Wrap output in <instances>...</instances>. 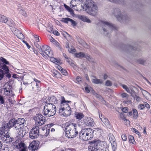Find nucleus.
<instances>
[{"mask_svg":"<svg viewBox=\"0 0 151 151\" xmlns=\"http://www.w3.org/2000/svg\"><path fill=\"white\" fill-rule=\"evenodd\" d=\"M128 139H129V142L130 143H134V137L132 136H129L128 137Z\"/></svg>","mask_w":151,"mask_h":151,"instance_id":"obj_40","label":"nucleus"},{"mask_svg":"<svg viewBox=\"0 0 151 151\" xmlns=\"http://www.w3.org/2000/svg\"><path fill=\"white\" fill-rule=\"evenodd\" d=\"M114 15L117 19L120 21L122 20H126L128 19V17L127 15L122 14L120 10L118 8H115L114 10Z\"/></svg>","mask_w":151,"mask_h":151,"instance_id":"obj_8","label":"nucleus"},{"mask_svg":"<svg viewBox=\"0 0 151 151\" xmlns=\"http://www.w3.org/2000/svg\"><path fill=\"white\" fill-rule=\"evenodd\" d=\"M20 12L21 14H22L25 17L27 16V14L26 12H25V11H24V10H22V9L20 11Z\"/></svg>","mask_w":151,"mask_h":151,"instance_id":"obj_59","label":"nucleus"},{"mask_svg":"<svg viewBox=\"0 0 151 151\" xmlns=\"http://www.w3.org/2000/svg\"><path fill=\"white\" fill-rule=\"evenodd\" d=\"M6 23L10 26H12L14 25V22L11 19L7 18V21Z\"/></svg>","mask_w":151,"mask_h":151,"instance_id":"obj_33","label":"nucleus"},{"mask_svg":"<svg viewBox=\"0 0 151 151\" xmlns=\"http://www.w3.org/2000/svg\"><path fill=\"white\" fill-rule=\"evenodd\" d=\"M6 134V131L2 129H0V137H1Z\"/></svg>","mask_w":151,"mask_h":151,"instance_id":"obj_38","label":"nucleus"},{"mask_svg":"<svg viewBox=\"0 0 151 151\" xmlns=\"http://www.w3.org/2000/svg\"><path fill=\"white\" fill-rule=\"evenodd\" d=\"M133 117L135 119H137L138 117V113L137 110L134 109L133 110Z\"/></svg>","mask_w":151,"mask_h":151,"instance_id":"obj_35","label":"nucleus"},{"mask_svg":"<svg viewBox=\"0 0 151 151\" xmlns=\"http://www.w3.org/2000/svg\"><path fill=\"white\" fill-rule=\"evenodd\" d=\"M2 129L5 130L6 131H8L7 130L10 129L8 123L4 122L2 124Z\"/></svg>","mask_w":151,"mask_h":151,"instance_id":"obj_27","label":"nucleus"},{"mask_svg":"<svg viewBox=\"0 0 151 151\" xmlns=\"http://www.w3.org/2000/svg\"><path fill=\"white\" fill-rule=\"evenodd\" d=\"M7 21V18L5 16L0 14V22L6 23Z\"/></svg>","mask_w":151,"mask_h":151,"instance_id":"obj_29","label":"nucleus"},{"mask_svg":"<svg viewBox=\"0 0 151 151\" xmlns=\"http://www.w3.org/2000/svg\"><path fill=\"white\" fill-rule=\"evenodd\" d=\"M38 147V145L35 143V142H32L29 145L30 149L32 150H35Z\"/></svg>","mask_w":151,"mask_h":151,"instance_id":"obj_21","label":"nucleus"},{"mask_svg":"<svg viewBox=\"0 0 151 151\" xmlns=\"http://www.w3.org/2000/svg\"><path fill=\"white\" fill-rule=\"evenodd\" d=\"M99 99L100 100L101 102L103 104H104L105 105L106 103V102L104 100V99L102 98V97L100 95H99Z\"/></svg>","mask_w":151,"mask_h":151,"instance_id":"obj_45","label":"nucleus"},{"mask_svg":"<svg viewBox=\"0 0 151 151\" xmlns=\"http://www.w3.org/2000/svg\"><path fill=\"white\" fill-rule=\"evenodd\" d=\"M4 74V70L0 69V80L3 78Z\"/></svg>","mask_w":151,"mask_h":151,"instance_id":"obj_41","label":"nucleus"},{"mask_svg":"<svg viewBox=\"0 0 151 151\" xmlns=\"http://www.w3.org/2000/svg\"><path fill=\"white\" fill-rule=\"evenodd\" d=\"M136 62L137 63L143 65H146L148 64L147 59L144 58H138L136 60Z\"/></svg>","mask_w":151,"mask_h":151,"instance_id":"obj_18","label":"nucleus"},{"mask_svg":"<svg viewBox=\"0 0 151 151\" xmlns=\"http://www.w3.org/2000/svg\"><path fill=\"white\" fill-rule=\"evenodd\" d=\"M69 63V64L73 67H74L75 66H76L75 64L74 63V61L73 60H72Z\"/></svg>","mask_w":151,"mask_h":151,"instance_id":"obj_63","label":"nucleus"},{"mask_svg":"<svg viewBox=\"0 0 151 151\" xmlns=\"http://www.w3.org/2000/svg\"><path fill=\"white\" fill-rule=\"evenodd\" d=\"M16 122V120L15 119H11L9 121L8 123L10 128L12 127H14L15 128L17 126Z\"/></svg>","mask_w":151,"mask_h":151,"instance_id":"obj_22","label":"nucleus"},{"mask_svg":"<svg viewBox=\"0 0 151 151\" xmlns=\"http://www.w3.org/2000/svg\"><path fill=\"white\" fill-rule=\"evenodd\" d=\"M121 96L122 98H128L129 97L128 95L125 93H122L121 94Z\"/></svg>","mask_w":151,"mask_h":151,"instance_id":"obj_56","label":"nucleus"},{"mask_svg":"<svg viewBox=\"0 0 151 151\" xmlns=\"http://www.w3.org/2000/svg\"><path fill=\"white\" fill-rule=\"evenodd\" d=\"M62 74L64 75H66L67 74V72L66 70L64 69H63L61 70Z\"/></svg>","mask_w":151,"mask_h":151,"instance_id":"obj_61","label":"nucleus"},{"mask_svg":"<svg viewBox=\"0 0 151 151\" xmlns=\"http://www.w3.org/2000/svg\"><path fill=\"white\" fill-rule=\"evenodd\" d=\"M104 31V32L107 31L110 32L112 30L116 29V27L115 26L109 22H107L102 21L101 22Z\"/></svg>","mask_w":151,"mask_h":151,"instance_id":"obj_7","label":"nucleus"},{"mask_svg":"<svg viewBox=\"0 0 151 151\" xmlns=\"http://www.w3.org/2000/svg\"><path fill=\"white\" fill-rule=\"evenodd\" d=\"M56 108L55 105L52 103H46L43 110V114L47 117H50L55 115Z\"/></svg>","mask_w":151,"mask_h":151,"instance_id":"obj_2","label":"nucleus"},{"mask_svg":"<svg viewBox=\"0 0 151 151\" xmlns=\"http://www.w3.org/2000/svg\"><path fill=\"white\" fill-rule=\"evenodd\" d=\"M2 68L3 69L6 71H8L9 70L8 67L5 65H4Z\"/></svg>","mask_w":151,"mask_h":151,"instance_id":"obj_57","label":"nucleus"},{"mask_svg":"<svg viewBox=\"0 0 151 151\" xmlns=\"http://www.w3.org/2000/svg\"><path fill=\"white\" fill-rule=\"evenodd\" d=\"M121 137L122 140L124 141H125L127 140V137L125 134H123L122 136Z\"/></svg>","mask_w":151,"mask_h":151,"instance_id":"obj_60","label":"nucleus"},{"mask_svg":"<svg viewBox=\"0 0 151 151\" xmlns=\"http://www.w3.org/2000/svg\"><path fill=\"white\" fill-rule=\"evenodd\" d=\"M134 99H135L137 101H140L141 98L137 95H136L135 97H134Z\"/></svg>","mask_w":151,"mask_h":151,"instance_id":"obj_64","label":"nucleus"},{"mask_svg":"<svg viewBox=\"0 0 151 151\" xmlns=\"http://www.w3.org/2000/svg\"><path fill=\"white\" fill-rule=\"evenodd\" d=\"M71 110L70 107L67 108L63 110L62 113H59L60 115H63L65 116H67L70 115L71 113Z\"/></svg>","mask_w":151,"mask_h":151,"instance_id":"obj_19","label":"nucleus"},{"mask_svg":"<svg viewBox=\"0 0 151 151\" xmlns=\"http://www.w3.org/2000/svg\"><path fill=\"white\" fill-rule=\"evenodd\" d=\"M33 79L34 81H35L36 83V86L37 87V88H38V86H39V84L41 82L40 81L38 80L37 79L35 78H34Z\"/></svg>","mask_w":151,"mask_h":151,"instance_id":"obj_52","label":"nucleus"},{"mask_svg":"<svg viewBox=\"0 0 151 151\" xmlns=\"http://www.w3.org/2000/svg\"><path fill=\"white\" fill-rule=\"evenodd\" d=\"M78 18L83 22H86L88 23L91 22V20L86 16L81 15L79 16Z\"/></svg>","mask_w":151,"mask_h":151,"instance_id":"obj_23","label":"nucleus"},{"mask_svg":"<svg viewBox=\"0 0 151 151\" xmlns=\"http://www.w3.org/2000/svg\"><path fill=\"white\" fill-rule=\"evenodd\" d=\"M50 57V60L51 62H52L54 63H58L59 62V61L57 60L55 58L53 57L52 56Z\"/></svg>","mask_w":151,"mask_h":151,"instance_id":"obj_42","label":"nucleus"},{"mask_svg":"<svg viewBox=\"0 0 151 151\" xmlns=\"http://www.w3.org/2000/svg\"><path fill=\"white\" fill-rule=\"evenodd\" d=\"M23 128H15L16 130H17V133L16 136L17 140L15 141L16 143H17L19 142H17V140H20L21 139L23 138L24 135L25 134L24 133Z\"/></svg>","mask_w":151,"mask_h":151,"instance_id":"obj_13","label":"nucleus"},{"mask_svg":"<svg viewBox=\"0 0 151 151\" xmlns=\"http://www.w3.org/2000/svg\"><path fill=\"white\" fill-rule=\"evenodd\" d=\"M35 45L36 47H37V48H38L39 49V50L40 51V52H41V49L42 50V47H41L37 43H35Z\"/></svg>","mask_w":151,"mask_h":151,"instance_id":"obj_51","label":"nucleus"},{"mask_svg":"<svg viewBox=\"0 0 151 151\" xmlns=\"http://www.w3.org/2000/svg\"><path fill=\"white\" fill-rule=\"evenodd\" d=\"M84 126L92 127L94 124V122L92 118L90 117H86L83 120Z\"/></svg>","mask_w":151,"mask_h":151,"instance_id":"obj_14","label":"nucleus"},{"mask_svg":"<svg viewBox=\"0 0 151 151\" xmlns=\"http://www.w3.org/2000/svg\"><path fill=\"white\" fill-rule=\"evenodd\" d=\"M109 137L110 142L111 144L112 147V149L114 151H115L117 145L115 142L116 139L113 134L111 133H110L109 134Z\"/></svg>","mask_w":151,"mask_h":151,"instance_id":"obj_12","label":"nucleus"},{"mask_svg":"<svg viewBox=\"0 0 151 151\" xmlns=\"http://www.w3.org/2000/svg\"><path fill=\"white\" fill-rule=\"evenodd\" d=\"M82 78L80 76H78L76 78V83H80L82 82Z\"/></svg>","mask_w":151,"mask_h":151,"instance_id":"obj_44","label":"nucleus"},{"mask_svg":"<svg viewBox=\"0 0 151 151\" xmlns=\"http://www.w3.org/2000/svg\"><path fill=\"white\" fill-rule=\"evenodd\" d=\"M97 142L98 143V147L99 149H103L105 148L107 146V144L105 142L101 141L99 140H97Z\"/></svg>","mask_w":151,"mask_h":151,"instance_id":"obj_20","label":"nucleus"},{"mask_svg":"<svg viewBox=\"0 0 151 151\" xmlns=\"http://www.w3.org/2000/svg\"><path fill=\"white\" fill-rule=\"evenodd\" d=\"M122 87L128 93H130V91L132 88V86H130L129 88L127 86L125 85H122Z\"/></svg>","mask_w":151,"mask_h":151,"instance_id":"obj_31","label":"nucleus"},{"mask_svg":"<svg viewBox=\"0 0 151 151\" xmlns=\"http://www.w3.org/2000/svg\"><path fill=\"white\" fill-rule=\"evenodd\" d=\"M69 22L71 24V25L73 26H76L77 23L73 19L70 18Z\"/></svg>","mask_w":151,"mask_h":151,"instance_id":"obj_47","label":"nucleus"},{"mask_svg":"<svg viewBox=\"0 0 151 151\" xmlns=\"http://www.w3.org/2000/svg\"><path fill=\"white\" fill-rule=\"evenodd\" d=\"M16 31L18 32V34H17V37L21 39H23L24 37L23 35L19 30L18 29H17Z\"/></svg>","mask_w":151,"mask_h":151,"instance_id":"obj_32","label":"nucleus"},{"mask_svg":"<svg viewBox=\"0 0 151 151\" xmlns=\"http://www.w3.org/2000/svg\"><path fill=\"white\" fill-rule=\"evenodd\" d=\"M109 1L111 2L115 3L120 4L121 3V0H109Z\"/></svg>","mask_w":151,"mask_h":151,"instance_id":"obj_48","label":"nucleus"},{"mask_svg":"<svg viewBox=\"0 0 151 151\" xmlns=\"http://www.w3.org/2000/svg\"><path fill=\"white\" fill-rule=\"evenodd\" d=\"M99 117L102 122L107 127L109 128H111V126L110 123L108 119L106 117L101 114V115H99Z\"/></svg>","mask_w":151,"mask_h":151,"instance_id":"obj_17","label":"nucleus"},{"mask_svg":"<svg viewBox=\"0 0 151 151\" xmlns=\"http://www.w3.org/2000/svg\"><path fill=\"white\" fill-rule=\"evenodd\" d=\"M13 141H14V138H13L11 137L9 134L8 137V139L6 142L7 143L8 142H12Z\"/></svg>","mask_w":151,"mask_h":151,"instance_id":"obj_46","label":"nucleus"},{"mask_svg":"<svg viewBox=\"0 0 151 151\" xmlns=\"http://www.w3.org/2000/svg\"><path fill=\"white\" fill-rule=\"evenodd\" d=\"M122 110L123 112L125 113H127L128 111V109L127 107H125L124 108H122Z\"/></svg>","mask_w":151,"mask_h":151,"instance_id":"obj_53","label":"nucleus"},{"mask_svg":"<svg viewBox=\"0 0 151 151\" xmlns=\"http://www.w3.org/2000/svg\"><path fill=\"white\" fill-rule=\"evenodd\" d=\"M0 60L6 64L9 65V62L6 60L2 57H1L0 58Z\"/></svg>","mask_w":151,"mask_h":151,"instance_id":"obj_36","label":"nucleus"},{"mask_svg":"<svg viewBox=\"0 0 151 151\" xmlns=\"http://www.w3.org/2000/svg\"><path fill=\"white\" fill-rule=\"evenodd\" d=\"M16 127L15 128H23L25 124V121L24 118H19L16 120Z\"/></svg>","mask_w":151,"mask_h":151,"instance_id":"obj_15","label":"nucleus"},{"mask_svg":"<svg viewBox=\"0 0 151 151\" xmlns=\"http://www.w3.org/2000/svg\"><path fill=\"white\" fill-rule=\"evenodd\" d=\"M85 10L93 16H95L98 12L97 8L91 0H86L85 4Z\"/></svg>","mask_w":151,"mask_h":151,"instance_id":"obj_4","label":"nucleus"},{"mask_svg":"<svg viewBox=\"0 0 151 151\" xmlns=\"http://www.w3.org/2000/svg\"><path fill=\"white\" fill-rule=\"evenodd\" d=\"M98 143L97 140H93L91 142L88 147L89 151H96L99 149Z\"/></svg>","mask_w":151,"mask_h":151,"instance_id":"obj_10","label":"nucleus"},{"mask_svg":"<svg viewBox=\"0 0 151 151\" xmlns=\"http://www.w3.org/2000/svg\"><path fill=\"white\" fill-rule=\"evenodd\" d=\"M12 86L8 84H6L4 87V89L5 94L7 96H13L14 94L12 93L11 90Z\"/></svg>","mask_w":151,"mask_h":151,"instance_id":"obj_11","label":"nucleus"},{"mask_svg":"<svg viewBox=\"0 0 151 151\" xmlns=\"http://www.w3.org/2000/svg\"><path fill=\"white\" fill-rule=\"evenodd\" d=\"M70 18H63L62 19V21L66 23H68L69 21Z\"/></svg>","mask_w":151,"mask_h":151,"instance_id":"obj_43","label":"nucleus"},{"mask_svg":"<svg viewBox=\"0 0 151 151\" xmlns=\"http://www.w3.org/2000/svg\"><path fill=\"white\" fill-rule=\"evenodd\" d=\"M130 93L131 95V96L133 97H135V96L137 95L136 93L133 90L132 88L131 90V91H130V93Z\"/></svg>","mask_w":151,"mask_h":151,"instance_id":"obj_39","label":"nucleus"},{"mask_svg":"<svg viewBox=\"0 0 151 151\" xmlns=\"http://www.w3.org/2000/svg\"><path fill=\"white\" fill-rule=\"evenodd\" d=\"M66 102L68 103L70 102V101H66L64 100L61 102L59 108V113H62L65 109H67L68 108L70 107L67 104Z\"/></svg>","mask_w":151,"mask_h":151,"instance_id":"obj_16","label":"nucleus"},{"mask_svg":"<svg viewBox=\"0 0 151 151\" xmlns=\"http://www.w3.org/2000/svg\"><path fill=\"white\" fill-rule=\"evenodd\" d=\"M75 117L77 119L80 120L84 117V115L82 113L77 112L75 114Z\"/></svg>","mask_w":151,"mask_h":151,"instance_id":"obj_28","label":"nucleus"},{"mask_svg":"<svg viewBox=\"0 0 151 151\" xmlns=\"http://www.w3.org/2000/svg\"><path fill=\"white\" fill-rule=\"evenodd\" d=\"M19 145V151H26L27 147L24 143L20 142Z\"/></svg>","mask_w":151,"mask_h":151,"instance_id":"obj_24","label":"nucleus"},{"mask_svg":"<svg viewBox=\"0 0 151 151\" xmlns=\"http://www.w3.org/2000/svg\"><path fill=\"white\" fill-rule=\"evenodd\" d=\"M131 130L133 132H135L137 134L139 135V134H140L139 132L137 129L134 128H132L131 129Z\"/></svg>","mask_w":151,"mask_h":151,"instance_id":"obj_54","label":"nucleus"},{"mask_svg":"<svg viewBox=\"0 0 151 151\" xmlns=\"http://www.w3.org/2000/svg\"><path fill=\"white\" fill-rule=\"evenodd\" d=\"M94 131L91 128H85L82 129L80 132V138L84 141L91 139L93 137Z\"/></svg>","mask_w":151,"mask_h":151,"instance_id":"obj_3","label":"nucleus"},{"mask_svg":"<svg viewBox=\"0 0 151 151\" xmlns=\"http://www.w3.org/2000/svg\"><path fill=\"white\" fill-rule=\"evenodd\" d=\"M9 134L8 131H6V134L4 135V136L1 137L2 140L4 142H6Z\"/></svg>","mask_w":151,"mask_h":151,"instance_id":"obj_30","label":"nucleus"},{"mask_svg":"<svg viewBox=\"0 0 151 151\" xmlns=\"http://www.w3.org/2000/svg\"><path fill=\"white\" fill-rule=\"evenodd\" d=\"M41 54L45 59H47V57L45 55V54L48 57H51L53 55L52 52L51 51L50 47L47 45L42 46V50L41 49Z\"/></svg>","mask_w":151,"mask_h":151,"instance_id":"obj_6","label":"nucleus"},{"mask_svg":"<svg viewBox=\"0 0 151 151\" xmlns=\"http://www.w3.org/2000/svg\"><path fill=\"white\" fill-rule=\"evenodd\" d=\"M91 88L90 86H86L85 88V90L86 91L87 93H89L90 92V89Z\"/></svg>","mask_w":151,"mask_h":151,"instance_id":"obj_62","label":"nucleus"},{"mask_svg":"<svg viewBox=\"0 0 151 151\" xmlns=\"http://www.w3.org/2000/svg\"><path fill=\"white\" fill-rule=\"evenodd\" d=\"M112 82L109 80H107L106 81L105 85L107 86H112Z\"/></svg>","mask_w":151,"mask_h":151,"instance_id":"obj_50","label":"nucleus"},{"mask_svg":"<svg viewBox=\"0 0 151 151\" xmlns=\"http://www.w3.org/2000/svg\"><path fill=\"white\" fill-rule=\"evenodd\" d=\"M47 30L48 32L51 33H52L53 31L52 26V25H50L49 26H48L47 28Z\"/></svg>","mask_w":151,"mask_h":151,"instance_id":"obj_37","label":"nucleus"},{"mask_svg":"<svg viewBox=\"0 0 151 151\" xmlns=\"http://www.w3.org/2000/svg\"><path fill=\"white\" fill-rule=\"evenodd\" d=\"M39 127H38L32 128L29 132V137L31 139H35L39 135Z\"/></svg>","mask_w":151,"mask_h":151,"instance_id":"obj_9","label":"nucleus"},{"mask_svg":"<svg viewBox=\"0 0 151 151\" xmlns=\"http://www.w3.org/2000/svg\"><path fill=\"white\" fill-rule=\"evenodd\" d=\"M45 117L40 114H37L33 119L35 120V123L37 127L40 126L45 124Z\"/></svg>","mask_w":151,"mask_h":151,"instance_id":"obj_5","label":"nucleus"},{"mask_svg":"<svg viewBox=\"0 0 151 151\" xmlns=\"http://www.w3.org/2000/svg\"><path fill=\"white\" fill-rule=\"evenodd\" d=\"M77 128V125L75 123H70L67 125L64 130L66 136L70 138L75 137L78 134Z\"/></svg>","mask_w":151,"mask_h":151,"instance_id":"obj_1","label":"nucleus"},{"mask_svg":"<svg viewBox=\"0 0 151 151\" xmlns=\"http://www.w3.org/2000/svg\"><path fill=\"white\" fill-rule=\"evenodd\" d=\"M84 57L86 58V59L88 60H90L91 59V56L87 53H84Z\"/></svg>","mask_w":151,"mask_h":151,"instance_id":"obj_49","label":"nucleus"},{"mask_svg":"<svg viewBox=\"0 0 151 151\" xmlns=\"http://www.w3.org/2000/svg\"><path fill=\"white\" fill-rule=\"evenodd\" d=\"M75 55L76 57L78 58H84V53L82 52H80L78 53H75Z\"/></svg>","mask_w":151,"mask_h":151,"instance_id":"obj_34","label":"nucleus"},{"mask_svg":"<svg viewBox=\"0 0 151 151\" xmlns=\"http://www.w3.org/2000/svg\"><path fill=\"white\" fill-rule=\"evenodd\" d=\"M49 102H50V103H54L55 104H56L58 103V100L56 97L54 96H51L49 98Z\"/></svg>","mask_w":151,"mask_h":151,"instance_id":"obj_26","label":"nucleus"},{"mask_svg":"<svg viewBox=\"0 0 151 151\" xmlns=\"http://www.w3.org/2000/svg\"><path fill=\"white\" fill-rule=\"evenodd\" d=\"M94 78L92 79V82L94 83L98 84H102L103 83V81L102 80L100 79H98L96 78L95 76H93Z\"/></svg>","mask_w":151,"mask_h":151,"instance_id":"obj_25","label":"nucleus"},{"mask_svg":"<svg viewBox=\"0 0 151 151\" xmlns=\"http://www.w3.org/2000/svg\"><path fill=\"white\" fill-rule=\"evenodd\" d=\"M145 108L144 104H140L138 106V108L140 110H142Z\"/></svg>","mask_w":151,"mask_h":151,"instance_id":"obj_58","label":"nucleus"},{"mask_svg":"<svg viewBox=\"0 0 151 151\" xmlns=\"http://www.w3.org/2000/svg\"><path fill=\"white\" fill-rule=\"evenodd\" d=\"M68 51L70 52L73 53L76 52V50L74 48H69L68 49Z\"/></svg>","mask_w":151,"mask_h":151,"instance_id":"obj_55","label":"nucleus"}]
</instances>
